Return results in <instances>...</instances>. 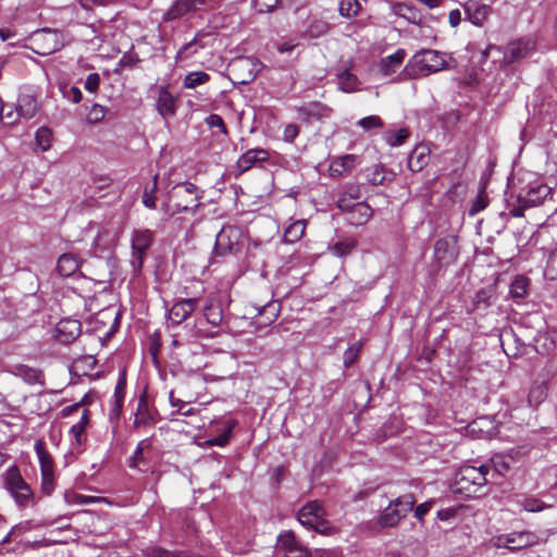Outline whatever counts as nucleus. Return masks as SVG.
<instances>
[{
  "mask_svg": "<svg viewBox=\"0 0 557 557\" xmlns=\"http://www.w3.org/2000/svg\"><path fill=\"white\" fill-rule=\"evenodd\" d=\"M444 57L435 50H423L416 53L397 77V82L416 79L436 73L445 67Z\"/></svg>",
  "mask_w": 557,
  "mask_h": 557,
  "instance_id": "obj_1",
  "label": "nucleus"
},
{
  "mask_svg": "<svg viewBox=\"0 0 557 557\" xmlns=\"http://www.w3.org/2000/svg\"><path fill=\"white\" fill-rule=\"evenodd\" d=\"M488 466L481 465L462 466L455 475L456 492L465 495L466 497H479L483 495L484 488L487 484Z\"/></svg>",
  "mask_w": 557,
  "mask_h": 557,
  "instance_id": "obj_2",
  "label": "nucleus"
},
{
  "mask_svg": "<svg viewBox=\"0 0 557 557\" xmlns=\"http://www.w3.org/2000/svg\"><path fill=\"white\" fill-rule=\"evenodd\" d=\"M325 510L317 500L309 502L298 512V521L306 528L312 529L320 534H329L332 530L329 521L325 520Z\"/></svg>",
  "mask_w": 557,
  "mask_h": 557,
  "instance_id": "obj_3",
  "label": "nucleus"
},
{
  "mask_svg": "<svg viewBox=\"0 0 557 557\" xmlns=\"http://www.w3.org/2000/svg\"><path fill=\"white\" fill-rule=\"evenodd\" d=\"M199 199L197 187L188 182L176 185L170 194V201L175 207L173 213L195 211L199 207Z\"/></svg>",
  "mask_w": 557,
  "mask_h": 557,
  "instance_id": "obj_4",
  "label": "nucleus"
},
{
  "mask_svg": "<svg viewBox=\"0 0 557 557\" xmlns=\"http://www.w3.org/2000/svg\"><path fill=\"white\" fill-rule=\"evenodd\" d=\"M132 258L131 264L135 272H139L144 264L147 251L153 243V233L147 228L134 230L131 235Z\"/></svg>",
  "mask_w": 557,
  "mask_h": 557,
  "instance_id": "obj_5",
  "label": "nucleus"
},
{
  "mask_svg": "<svg viewBox=\"0 0 557 557\" xmlns=\"http://www.w3.org/2000/svg\"><path fill=\"white\" fill-rule=\"evenodd\" d=\"M220 0H175L163 14V21L171 22L200 10L213 9Z\"/></svg>",
  "mask_w": 557,
  "mask_h": 557,
  "instance_id": "obj_6",
  "label": "nucleus"
},
{
  "mask_svg": "<svg viewBox=\"0 0 557 557\" xmlns=\"http://www.w3.org/2000/svg\"><path fill=\"white\" fill-rule=\"evenodd\" d=\"M262 63L253 57H239L230 63L232 74L239 84H249L261 71Z\"/></svg>",
  "mask_w": 557,
  "mask_h": 557,
  "instance_id": "obj_7",
  "label": "nucleus"
},
{
  "mask_svg": "<svg viewBox=\"0 0 557 557\" xmlns=\"http://www.w3.org/2000/svg\"><path fill=\"white\" fill-rule=\"evenodd\" d=\"M337 208L345 214V220L352 226L364 225L373 214L372 208L363 202L357 201L349 205L345 199H337Z\"/></svg>",
  "mask_w": 557,
  "mask_h": 557,
  "instance_id": "obj_8",
  "label": "nucleus"
},
{
  "mask_svg": "<svg viewBox=\"0 0 557 557\" xmlns=\"http://www.w3.org/2000/svg\"><path fill=\"white\" fill-rule=\"evenodd\" d=\"M35 450L39 459L41 470V490L45 494L50 495L54 490L53 460L47 451L42 441L35 443Z\"/></svg>",
  "mask_w": 557,
  "mask_h": 557,
  "instance_id": "obj_9",
  "label": "nucleus"
},
{
  "mask_svg": "<svg viewBox=\"0 0 557 557\" xmlns=\"http://www.w3.org/2000/svg\"><path fill=\"white\" fill-rule=\"evenodd\" d=\"M243 238L240 228L232 225L222 227L215 237V252L218 255L233 253L238 250Z\"/></svg>",
  "mask_w": 557,
  "mask_h": 557,
  "instance_id": "obj_10",
  "label": "nucleus"
},
{
  "mask_svg": "<svg viewBox=\"0 0 557 557\" xmlns=\"http://www.w3.org/2000/svg\"><path fill=\"white\" fill-rule=\"evenodd\" d=\"M458 256L456 240L440 238L434 244L433 262L437 270L454 263Z\"/></svg>",
  "mask_w": 557,
  "mask_h": 557,
  "instance_id": "obj_11",
  "label": "nucleus"
},
{
  "mask_svg": "<svg viewBox=\"0 0 557 557\" xmlns=\"http://www.w3.org/2000/svg\"><path fill=\"white\" fill-rule=\"evenodd\" d=\"M539 536L533 532L521 531L497 537L496 546L498 548H507L509 550H519L529 546L536 545Z\"/></svg>",
  "mask_w": 557,
  "mask_h": 557,
  "instance_id": "obj_12",
  "label": "nucleus"
},
{
  "mask_svg": "<svg viewBox=\"0 0 557 557\" xmlns=\"http://www.w3.org/2000/svg\"><path fill=\"white\" fill-rule=\"evenodd\" d=\"M33 44L36 46L34 51L40 55H49L62 47L59 33L51 29L37 32L33 37Z\"/></svg>",
  "mask_w": 557,
  "mask_h": 557,
  "instance_id": "obj_13",
  "label": "nucleus"
},
{
  "mask_svg": "<svg viewBox=\"0 0 557 557\" xmlns=\"http://www.w3.org/2000/svg\"><path fill=\"white\" fill-rule=\"evenodd\" d=\"M277 547L285 557H310V552L302 546L292 531H286L277 537Z\"/></svg>",
  "mask_w": 557,
  "mask_h": 557,
  "instance_id": "obj_14",
  "label": "nucleus"
},
{
  "mask_svg": "<svg viewBox=\"0 0 557 557\" xmlns=\"http://www.w3.org/2000/svg\"><path fill=\"white\" fill-rule=\"evenodd\" d=\"M197 306V298L181 299L171 307L168 318L172 324L178 325L190 317Z\"/></svg>",
  "mask_w": 557,
  "mask_h": 557,
  "instance_id": "obj_15",
  "label": "nucleus"
},
{
  "mask_svg": "<svg viewBox=\"0 0 557 557\" xmlns=\"http://www.w3.org/2000/svg\"><path fill=\"white\" fill-rule=\"evenodd\" d=\"M8 486L16 503L20 506H26L33 493L17 472L9 473Z\"/></svg>",
  "mask_w": 557,
  "mask_h": 557,
  "instance_id": "obj_16",
  "label": "nucleus"
},
{
  "mask_svg": "<svg viewBox=\"0 0 557 557\" xmlns=\"http://www.w3.org/2000/svg\"><path fill=\"white\" fill-rule=\"evenodd\" d=\"M533 46L534 44L530 38H520L509 42L504 52V62L510 64L525 58Z\"/></svg>",
  "mask_w": 557,
  "mask_h": 557,
  "instance_id": "obj_17",
  "label": "nucleus"
},
{
  "mask_svg": "<svg viewBox=\"0 0 557 557\" xmlns=\"http://www.w3.org/2000/svg\"><path fill=\"white\" fill-rule=\"evenodd\" d=\"M81 334V322L75 319L61 320L54 331L55 339L62 344L74 342Z\"/></svg>",
  "mask_w": 557,
  "mask_h": 557,
  "instance_id": "obj_18",
  "label": "nucleus"
},
{
  "mask_svg": "<svg viewBox=\"0 0 557 557\" xmlns=\"http://www.w3.org/2000/svg\"><path fill=\"white\" fill-rule=\"evenodd\" d=\"M463 10L466 13V20L475 26H483L490 16L492 9L490 5L484 3H479L474 0H469L463 4Z\"/></svg>",
  "mask_w": 557,
  "mask_h": 557,
  "instance_id": "obj_19",
  "label": "nucleus"
},
{
  "mask_svg": "<svg viewBox=\"0 0 557 557\" xmlns=\"http://www.w3.org/2000/svg\"><path fill=\"white\" fill-rule=\"evenodd\" d=\"M281 304L276 300L270 301L258 308V314L253 319L256 327L261 329L272 324L278 317Z\"/></svg>",
  "mask_w": 557,
  "mask_h": 557,
  "instance_id": "obj_20",
  "label": "nucleus"
},
{
  "mask_svg": "<svg viewBox=\"0 0 557 557\" xmlns=\"http://www.w3.org/2000/svg\"><path fill=\"white\" fill-rule=\"evenodd\" d=\"M176 100L174 96L169 91L168 87L160 86L158 88V98L156 108L159 114L163 119H168L170 116H174L176 113Z\"/></svg>",
  "mask_w": 557,
  "mask_h": 557,
  "instance_id": "obj_21",
  "label": "nucleus"
},
{
  "mask_svg": "<svg viewBox=\"0 0 557 557\" xmlns=\"http://www.w3.org/2000/svg\"><path fill=\"white\" fill-rule=\"evenodd\" d=\"M269 151L262 148L249 149L243 153L237 160V168L240 172L250 170L258 163L265 162L269 160Z\"/></svg>",
  "mask_w": 557,
  "mask_h": 557,
  "instance_id": "obj_22",
  "label": "nucleus"
},
{
  "mask_svg": "<svg viewBox=\"0 0 557 557\" xmlns=\"http://www.w3.org/2000/svg\"><path fill=\"white\" fill-rule=\"evenodd\" d=\"M407 55V52L405 49L400 48L396 50L395 53L387 55L385 58H382L380 62L377 63V69L381 75L383 76H389L394 74L401 63L404 62L405 58Z\"/></svg>",
  "mask_w": 557,
  "mask_h": 557,
  "instance_id": "obj_23",
  "label": "nucleus"
},
{
  "mask_svg": "<svg viewBox=\"0 0 557 557\" xmlns=\"http://www.w3.org/2000/svg\"><path fill=\"white\" fill-rule=\"evenodd\" d=\"M298 112L307 121L322 120L330 116L332 109L324 103L313 101L301 106Z\"/></svg>",
  "mask_w": 557,
  "mask_h": 557,
  "instance_id": "obj_24",
  "label": "nucleus"
},
{
  "mask_svg": "<svg viewBox=\"0 0 557 557\" xmlns=\"http://www.w3.org/2000/svg\"><path fill=\"white\" fill-rule=\"evenodd\" d=\"M81 267V259L73 252H66L59 257L57 270L61 276L67 277L75 274Z\"/></svg>",
  "mask_w": 557,
  "mask_h": 557,
  "instance_id": "obj_25",
  "label": "nucleus"
},
{
  "mask_svg": "<svg viewBox=\"0 0 557 557\" xmlns=\"http://www.w3.org/2000/svg\"><path fill=\"white\" fill-rule=\"evenodd\" d=\"M154 422L153 416L149 409L147 396L140 395L137 403V409L135 412L134 428L140 429L150 425Z\"/></svg>",
  "mask_w": 557,
  "mask_h": 557,
  "instance_id": "obj_26",
  "label": "nucleus"
},
{
  "mask_svg": "<svg viewBox=\"0 0 557 557\" xmlns=\"http://www.w3.org/2000/svg\"><path fill=\"white\" fill-rule=\"evenodd\" d=\"M549 194L550 188L545 184L531 185L525 195H520V201H524L527 206L535 207L540 205Z\"/></svg>",
  "mask_w": 557,
  "mask_h": 557,
  "instance_id": "obj_27",
  "label": "nucleus"
},
{
  "mask_svg": "<svg viewBox=\"0 0 557 557\" xmlns=\"http://www.w3.org/2000/svg\"><path fill=\"white\" fill-rule=\"evenodd\" d=\"M125 389H126V379H125V375L123 374L119 379L115 389H114L113 403H112V407H111L110 413H109L111 420H113V419L117 420L121 416L123 401H124V397H125Z\"/></svg>",
  "mask_w": 557,
  "mask_h": 557,
  "instance_id": "obj_28",
  "label": "nucleus"
},
{
  "mask_svg": "<svg viewBox=\"0 0 557 557\" xmlns=\"http://www.w3.org/2000/svg\"><path fill=\"white\" fill-rule=\"evenodd\" d=\"M429 162L426 148L417 147L412 150L408 159V168L412 172L421 171Z\"/></svg>",
  "mask_w": 557,
  "mask_h": 557,
  "instance_id": "obj_29",
  "label": "nucleus"
},
{
  "mask_svg": "<svg viewBox=\"0 0 557 557\" xmlns=\"http://www.w3.org/2000/svg\"><path fill=\"white\" fill-rule=\"evenodd\" d=\"M203 315L209 324L219 326L223 321V310L221 305L218 301L208 300L203 308Z\"/></svg>",
  "mask_w": 557,
  "mask_h": 557,
  "instance_id": "obj_30",
  "label": "nucleus"
},
{
  "mask_svg": "<svg viewBox=\"0 0 557 557\" xmlns=\"http://www.w3.org/2000/svg\"><path fill=\"white\" fill-rule=\"evenodd\" d=\"M491 462L495 472L505 475L512 468L516 460L511 454H507L494 456Z\"/></svg>",
  "mask_w": 557,
  "mask_h": 557,
  "instance_id": "obj_31",
  "label": "nucleus"
},
{
  "mask_svg": "<svg viewBox=\"0 0 557 557\" xmlns=\"http://www.w3.org/2000/svg\"><path fill=\"white\" fill-rule=\"evenodd\" d=\"M306 223L304 220H297L288 225L284 231V240L286 243H296L305 234Z\"/></svg>",
  "mask_w": 557,
  "mask_h": 557,
  "instance_id": "obj_32",
  "label": "nucleus"
},
{
  "mask_svg": "<svg viewBox=\"0 0 557 557\" xmlns=\"http://www.w3.org/2000/svg\"><path fill=\"white\" fill-rule=\"evenodd\" d=\"M330 28L331 26L326 21L314 17L311 20L307 33L309 37L318 38L320 36L325 35L330 30Z\"/></svg>",
  "mask_w": 557,
  "mask_h": 557,
  "instance_id": "obj_33",
  "label": "nucleus"
},
{
  "mask_svg": "<svg viewBox=\"0 0 557 557\" xmlns=\"http://www.w3.org/2000/svg\"><path fill=\"white\" fill-rule=\"evenodd\" d=\"M338 81L339 89L344 92H352L357 89L358 79L347 70L338 75Z\"/></svg>",
  "mask_w": 557,
  "mask_h": 557,
  "instance_id": "obj_34",
  "label": "nucleus"
},
{
  "mask_svg": "<svg viewBox=\"0 0 557 557\" xmlns=\"http://www.w3.org/2000/svg\"><path fill=\"white\" fill-rule=\"evenodd\" d=\"M209 79L210 76L206 72H191L185 76L183 86L185 88L193 89L199 85L207 83Z\"/></svg>",
  "mask_w": 557,
  "mask_h": 557,
  "instance_id": "obj_35",
  "label": "nucleus"
},
{
  "mask_svg": "<svg viewBox=\"0 0 557 557\" xmlns=\"http://www.w3.org/2000/svg\"><path fill=\"white\" fill-rule=\"evenodd\" d=\"M361 198L360 186L355 184L345 185L342 188L338 199H345L347 203L355 205Z\"/></svg>",
  "mask_w": 557,
  "mask_h": 557,
  "instance_id": "obj_36",
  "label": "nucleus"
},
{
  "mask_svg": "<svg viewBox=\"0 0 557 557\" xmlns=\"http://www.w3.org/2000/svg\"><path fill=\"white\" fill-rule=\"evenodd\" d=\"M37 113V103L32 97H25L17 108V115L32 119Z\"/></svg>",
  "mask_w": 557,
  "mask_h": 557,
  "instance_id": "obj_37",
  "label": "nucleus"
},
{
  "mask_svg": "<svg viewBox=\"0 0 557 557\" xmlns=\"http://www.w3.org/2000/svg\"><path fill=\"white\" fill-rule=\"evenodd\" d=\"M236 425V421H228L226 430L219 436L211 437L207 441L209 446L224 447L230 443L231 434Z\"/></svg>",
  "mask_w": 557,
  "mask_h": 557,
  "instance_id": "obj_38",
  "label": "nucleus"
},
{
  "mask_svg": "<svg viewBox=\"0 0 557 557\" xmlns=\"http://www.w3.org/2000/svg\"><path fill=\"white\" fill-rule=\"evenodd\" d=\"M360 9V3L357 0H342L338 11L342 16L351 18L359 13Z\"/></svg>",
  "mask_w": 557,
  "mask_h": 557,
  "instance_id": "obj_39",
  "label": "nucleus"
},
{
  "mask_svg": "<svg viewBox=\"0 0 557 557\" xmlns=\"http://www.w3.org/2000/svg\"><path fill=\"white\" fill-rule=\"evenodd\" d=\"M529 281L524 276H517L510 285L512 298L521 299L527 295Z\"/></svg>",
  "mask_w": 557,
  "mask_h": 557,
  "instance_id": "obj_40",
  "label": "nucleus"
},
{
  "mask_svg": "<svg viewBox=\"0 0 557 557\" xmlns=\"http://www.w3.org/2000/svg\"><path fill=\"white\" fill-rule=\"evenodd\" d=\"M30 530V525L28 522H23L14 525L10 532L0 541V547H3L5 544L14 541L17 535H22ZM3 548H0V552Z\"/></svg>",
  "mask_w": 557,
  "mask_h": 557,
  "instance_id": "obj_41",
  "label": "nucleus"
},
{
  "mask_svg": "<svg viewBox=\"0 0 557 557\" xmlns=\"http://www.w3.org/2000/svg\"><path fill=\"white\" fill-rule=\"evenodd\" d=\"M51 138H52L51 131L47 127H41L37 131L36 136H35L36 146L41 151H47L50 148Z\"/></svg>",
  "mask_w": 557,
  "mask_h": 557,
  "instance_id": "obj_42",
  "label": "nucleus"
},
{
  "mask_svg": "<svg viewBox=\"0 0 557 557\" xmlns=\"http://www.w3.org/2000/svg\"><path fill=\"white\" fill-rule=\"evenodd\" d=\"M546 385L542 382H534L529 392V401L534 404H541L546 397Z\"/></svg>",
  "mask_w": 557,
  "mask_h": 557,
  "instance_id": "obj_43",
  "label": "nucleus"
},
{
  "mask_svg": "<svg viewBox=\"0 0 557 557\" xmlns=\"http://www.w3.org/2000/svg\"><path fill=\"white\" fill-rule=\"evenodd\" d=\"M396 13L405 18H407L412 24H420L421 23V16L417 12L416 9H413L409 4H398L396 9Z\"/></svg>",
  "mask_w": 557,
  "mask_h": 557,
  "instance_id": "obj_44",
  "label": "nucleus"
},
{
  "mask_svg": "<svg viewBox=\"0 0 557 557\" xmlns=\"http://www.w3.org/2000/svg\"><path fill=\"white\" fill-rule=\"evenodd\" d=\"M416 504V498L411 493L404 494L395 499V506L400 509V515H407L412 510Z\"/></svg>",
  "mask_w": 557,
  "mask_h": 557,
  "instance_id": "obj_45",
  "label": "nucleus"
},
{
  "mask_svg": "<svg viewBox=\"0 0 557 557\" xmlns=\"http://www.w3.org/2000/svg\"><path fill=\"white\" fill-rule=\"evenodd\" d=\"M16 374L21 376L28 384H34L39 382L40 372L29 368L27 366H20L16 368Z\"/></svg>",
  "mask_w": 557,
  "mask_h": 557,
  "instance_id": "obj_46",
  "label": "nucleus"
},
{
  "mask_svg": "<svg viewBox=\"0 0 557 557\" xmlns=\"http://www.w3.org/2000/svg\"><path fill=\"white\" fill-rule=\"evenodd\" d=\"M408 136L409 131L407 128H400L397 132L386 133L385 140L389 146L396 147L403 145Z\"/></svg>",
  "mask_w": 557,
  "mask_h": 557,
  "instance_id": "obj_47",
  "label": "nucleus"
},
{
  "mask_svg": "<svg viewBox=\"0 0 557 557\" xmlns=\"http://www.w3.org/2000/svg\"><path fill=\"white\" fill-rule=\"evenodd\" d=\"M356 247V243L354 240L348 242H338L331 247V251L336 257H346L348 256Z\"/></svg>",
  "mask_w": 557,
  "mask_h": 557,
  "instance_id": "obj_48",
  "label": "nucleus"
},
{
  "mask_svg": "<svg viewBox=\"0 0 557 557\" xmlns=\"http://www.w3.org/2000/svg\"><path fill=\"white\" fill-rule=\"evenodd\" d=\"M398 515L395 512L393 506H387L381 517H380V523L382 527H394L399 522Z\"/></svg>",
  "mask_w": 557,
  "mask_h": 557,
  "instance_id": "obj_49",
  "label": "nucleus"
},
{
  "mask_svg": "<svg viewBox=\"0 0 557 557\" xmlns=\"http://www.w3.org/2000/svg\"><path fill=\"white\" fill-rule=\"evenodd\" d=\"M385 180V168L381 164L375 165L368 175V182L374 186L383 184Z\"/></svg>",
  "mask_w": 557,
  "mask_h": 557,
  "instance_id": "obj_50",
  "label": "nucleus"
},
{
  "mask_svg": "<svg viewBox=\"0 0 557 557\" xmlns=\"http://www.w3.org/2000/svg\"><path fill=\"white\" fill-rule=\"evenodd\" d=\"M361 343H356L348 347L344 352V366L345 368L351 367L359 356Z\"/></svg>",
  "mask_w": 557,
  "mask_h": 557,
  "instance_id": "obj_51",
  "label": "nucleus"
},
{
  "mask_svg": "<svg viewBox=\"0 0 557 557\" xmlns=\"http://www.w3.org/2000/svg\"><path fill=\"white\" fill-rule=\"evenodd\" d=\"M156 190H157V175L153 177V182L150 188H146L143 195V202L147 208H156Z\"/></svg>",
  "mask_w": 557,
  "mask_h": 557,
  "instance_id": "obj_52",
  "label": "nucleus"
},
{
  "mask_svg": "<svg viewBox=\"0 0 557 557\" xmlns=\"http://www.w3.org/2000/svg\"><path fill=\"white\" fill-rule=\"evenodd\" d=\"M522 507L525 511L529 512H540L548 506L537 498L529 497L522 502Z\"/></svg>",
  "mask_w": 557,
  "mask_h": 557,
  "instance_id": "obj_53",
  "label": "nucleus"
},
{
  "mask_svg": "<svg viewBox=\"0 0 557 557\" xmlns=\"http://www.w3.org/2000/svg\"><path fill=\"white\" fill-rule=\"evenodd\" d=\"M356 159L357 158L354 154H346L341 158L339 163L334 162L332 164V170L334 172L341 173V171L336 168L337 165H339L343 169V171H350L355 166Z\"/></svg>",
  "mask_w": 557,
  "mask_h": 557,
  "instance_id": "obj_54",
  "label": "nucleus"
},
{
  "mask_svg": "<svg viewBox=\"0 0 557 557\" xmlns=\"http://www.w3.org/2000/svg\"><path fill=\"white\" fill-rule=\"evenodd\" d=\"M358 125H360L364 131H370L372 128L382 127L383 122L377 115H370L359 120Z\"/></svg>",
  "mask_w": 557,
  "mask_h": 557,
  "instance_id": "obj_55",
  "label": "nucleus"
},
{
  "mask_svg": "<svg viewBox=\"0 0 557 557\" xmlns=\"http://www.w3.org/2000/svg\"><path fill=\"white\" fill-rule=\"evenodd\" d=\"M106 115V109L100 104H94L87 113V120L89 123H98L103 120Z\"/></svg>",
  "mask_w": 557,
  "mask_h": 557,
  "instance_id": "obj_56",
  "label": "nucleus"
},
{
  "mask_svg": "<svg viewBox=\"0 0 557 557\" xmlns=\"http://www.w3.org/2000/svg\"><path fill=\"white\" fill-rule=\"evenodd\" d=\"M486 206H487V197L484 191H481L476 196L474 202L472 203V206L469 210V214L471 216H473V215L478 214L480 211L484 210L486 208Z\"/></svg>",
  "mask_w": 557,
  "mask_h": 557,
  "instance_id": "obj_57",
  "label": "nucleus"
},
{
  "mask_svg": "<svg viewBox=\"0 0 557 557\" xmlns=\"http://www.w3.org/2000/svg\"><path fill=\"white\" fill-rule=\"evenodd\" d=\"M85 430L84 428H82L81 424H73L71 430H70V434L73 436L74 438V445H76L77 447H81L83 445V442L85 440Z\"/></svg>",
  "mask_w": 557,
  "mask_h": 557,
  "instance_id": "obj_58",
  "label": "nucleus"
},
{
  "mask_svg": "<svg viewBox=\"0 0 557 557\" xmlns=\"http://www.w3.org/2000/svg\"><path fill=\"white\" fill-rule=\"evenodd\" d=\"M206 123L210 126V127H216L221 131V133L223 134H226L227 133V129H226V126H225V123L223 121V119L219 115V114H210L207 119H206Z\"/></svg>",
  "mask_w": 557,
  "mask_h": 557,
  "instance_id": "obj_59",
  "label": "nucleus"
},
{
  "mask_svg": "<svg viewBox=\"0 0 557 557\" xmlns=\"http://www.w3.org/2000/svg\"><path fill=\"white\" fill-rule=\"evenodd\" d=\"M99 85H100V76L98 73H90L87 77H86V81H85V89L90 91V92H95L98 90L99 88Z\"/></svg>",
  "mask_w": 557,
  "mask_h": 557,
  "instance_id": "obj_60",
  "label": "nucleus"
},
{
  "mask_svg": "<svg viewBox=\"0 0 557 557\" xmlns=\"http://www.w3.org/2000/svg\"><path fill=\"white\" fill-rule=\"evenodd\" d=\"M253 5L259 12H269L276 7L278 0H252Z\"/></svg>",
  "mask_w": 557,
  "mask_h": 557,
  "instance_id": "obj_61",
  "label": "nucleus"
},
{
  "mask_svg": "<svg viewBox=\"0 0 557 557\" xmlns=\"http://www.w3.org/2000/svg\"><path fill=\"white\" fill-rule=\"evenodd\" d=\"M299 134V127L296 124H287L283 132V138L287 143H293Z\"/></svg>",
  "mask_w": 557,
  "mask_h": 557,
  "instance_id": "obj_62",
  "label": "nucleus"
},
{
  "mask_svg": "<svg viewBox=\"0 0 557 557\" xmlns=\"http://www.w3.org/2000/svg\"><path fill=\"white\" fill-rule=\"evenodd\" d=\"M88 396H84L81 401L66 406L61 410L62 417H70L74 412H76L78 409H81L83 406L87 404Z\"/></svg>",
  "mask_w": 557,
  "mask_h": 557,
  "instance_id": "obj_63",
  "label": "nucleus"
},
{
  "mask_svg": "<svg viewBox=\"0 0 557 557\" xmlns=\"http://www.w3.org/2000/svg\"><path fill=\"white\" fill-rule=\"evenodd\" d=\"M528 208H531L530 206H527L524 201H520V196L517 198V206H512L509 209V213L515 218H521L524 214V210Z\"/></svg>",
  "mask_w": 557,
  "mask_h": 557,
  "instance_id": "obj_64",
  "label": "nucleus"
}]
</instances>
